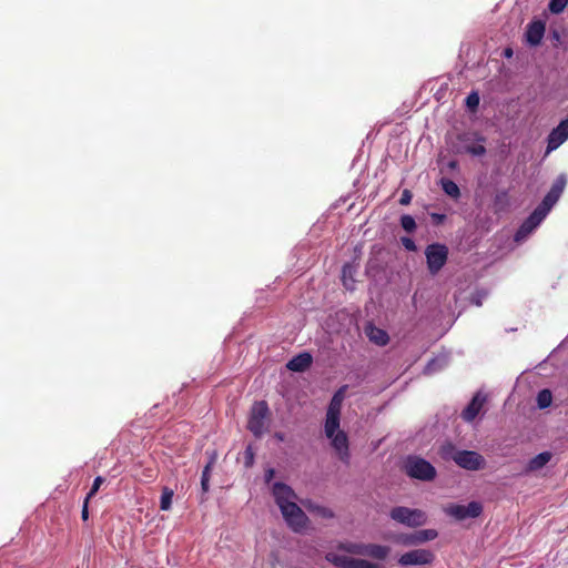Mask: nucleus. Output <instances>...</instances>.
<instances>
[{
	"label": "nucleus",
	"instance_id": "1",
	"mask_svg": "<svg viewBox=\"0 0 568 568\" xmlns=\"http://www.w3.org/2000/svg\"><path fill=\"white\" fill-rule=\"evenodd\" d=\"M438 453L442 459L446 462L452 460L458 467L469 471L481 470L486 467V459L481 454L475 450L458 449L456 445L450 442L444 443L439 447Z\"/></svg>",
	"mask_w": 568,
	"mask_h": 568
},
{
	"label": "nucleus",
	"instance_id": "2",
	"mask_svg": "<svg viewBox=\"0 0 568 568\" xmlns=\"http://www.w3.org/2000/svg\"><path fill=\"white\" fill-rule=\"evenodd\" d=\"M404 471L407 476L422 481H432L436 478V468L419 456H408L404 463Z\"/></svg>",
	"mask_w": 568,
	"mask_h": 568
},
{
	"label": "nucleus",
	"instance_id": "3",
	"mask_svg": "<svg viewBox=\"0 0 568 568\" xmlns=\"http://www.w3.org/2000/svg\"><path fill=\"white\" fill-rule=\"evenodd\" d=\"M270 415V408L265 400L254 403L251 409L247 428L255 437H261L267 430Z\"/></svg>",
	"mask_w": 568,
	"mask_h": 568
},
{
	"label": "nucleus",
	"instance_id": "4",
	"mask_svg": "<svg viewBox=\"0 0 568 568\" xmlns=\"http://www.w3.org/2000/svg\"><path fill=\"white\" fill-rule=\"evenodd\" d=\"M448 247L442 243H432L425 248L427 270L432 275H437L448 260Z\"/></svg>",
	"mask_w": 568,
	"mask_h": 568
},
{
	"label": "nucleus",
	"instance_id": "5",
	"mask_svg": "<svg viewBox=\"0 0 568 568\" xmlns=\"http://www.w3.org/2000/svg\"><path fill=\"white\" fill-rule=\"evenodd\" d=\"M390 518L408 527H419L426 524L427 516L420 509H410L404 506L394 507L389 514Z\"/></svg>",
	"mask_w": 568,
	"mask_h": 568
},
{
	"label": "nucleus",
	"instance_id": "6",
	"mask_svg": "<svg viewBox=\"0 0 568 568\" xmlns=\"http://www.w3.org/2000/svg\"><path fill=\"white\" fill-rule=\"evenodd\" d=\"M325 558L328 562L341 568H385L381 564L371 562L365 559L347 557L344 555H337L335 552L326 554Z\"/></svg>",
	"mask_w": 568,
	"mask_h": 568
},
{
	"label": "nucleus",
	"instance_id": "7",
	"mask_svg": "<svg viewBox=\"0 0 568 568\" xmlns=\"http://www.w3.org/2000/svg\"><path fill=\"white\" fill-rule=\"evenodd\" d=\"M280 509L285 521L294 531H300L306 527L307 517L295 501L282 506Z\"/></svg>",
	"mask_w": 568,
	"mask_h": 568
},
{
	"label": "nucleus",
	"instance_id": "8",
	"mask_svg": "<svg viewBox=\"0 0 568 568\" xmlns=\"http://www.w3.org/2000/svg\"><path fill=\"white\" fill-rule=\"evenodd\" d=\"M435 560V555L433 551L428 549H414L410 551H407L403 554L399 559L398 564L403 567L408 566H423V565H430Z\"/></svg>",
	"mask_w": 568,
	"mask_h": 568
},
{
	"label": "nucleus",
	"instance_id": "9",
	"mask_svg": "<svg viewBox=\"0 0 568 568\" xmlns=\"http://www.w3.org/2000/svg\"><path fill=\"white\" fill-rule=\"evenodd\" d=\"M445 511L457 520H464L466 518H477L480 516L483 506L478 501H470L468 505L452 504Z\"/></svg>",
	"mask_w": 568,
	"mask_h": 568
},
{
	"label": "nucleus",
	"instance_id": "10",
	"mask_svg": "<svg viewBox=\"0 0 568 568\" xmlns=\"http://www.w3.org/2000/svg\"><path fill=\"white\" fill-rule=\"evenodd\" d=\"M568 139V118L551 130L547 139V153L559 148Z\"/></svg>",
	"mask_w": 568,
	"mask_h": 568
},
{
	"label": "nucleus",
	"instance_id": "11",
	"mask_svg": "<svg viewBox=\"0 0 568 568\" xmlns=\"http://www.w3.org/2000/svg\"><path fill=\"white\" fill-rule=\"evenodd\" d=\"M331 439V445L335 449L336 454L338 455V458L343 463L349 462V450H348V437L345 432L338 430L336 434H334L332 437H328Z\"/></svg>",
	"mask_w": 568,
	"mask_h": 568
},
{
	"label": "nucleus",
	"instance_id": "12",
	"mask_svg": "<svg viewBox=\"0 0 568 568\" xmlns=\"http://www.w3.org/2000/svg\"><path fill=\"white\" fill-rule=\"evenodd\" d=\"M273 496L280 508L294 503L297 498L295 491L288 485L280 481L273 485Z\"/></svg>",
	"mask_w": 568,
	"mask_h": 568
},
{
	"label": "nucleus",
	"instance_id": "13",
	"mask_svg": "<svg viewBox=\"0 0 568 568\" xmlns=\"http://www.w3.org/2000/svg\"><path fill=\"white\" fill-rule=\"evenodd\" d=\"M438 536L435 529H423L413 534L403 535L400 541L406 546H415L429 540H434Z\"/></svg>",
	"mask_w": 568,
	"mask_h": 568
},
{
	"label": "nucleus",
	"instance_id": "14",
	"mask_svg": "<svg viewBox=\"0 0 568 568\" xmlns=\"http://www.w3.org/2000/svg\"><path fill=\"white\" fill-rule=\"evenodd\" d=\"M485 403L486 396L480 393H477L469 402V404L465 407V409L462 412L463 419L466 422H473L484 407Z\"/></svg>",
	"mask_w": 568,
	"mask_h": 568
},
{
	"label": "nucleus",
	"instance_id": "15",
	"mask_svg": "<svg viewBox=\"0 0 568 568\" xmlns=\"http://www.w3.org/2000/svg\"><path fill=\"white\" fill-rule=\"evenodd\" d=\"M545 34V23L541 20L531 21L527 26L526 40L531 45H538Z\"/></svg>",
	"mask_w": 568,
	"mask_h": 568
},
{
	"label": "nucleus",
	"instance_id": "16",
	"mask_svg": "<svg viewBox=\"0 0 568 568\" xmlns=\"http://www.w3.org/2000/svg\"><path fill=\"white\" fill-rule=\"evenodd\" d=\"M312 363V355L310 353L304 352L290 359L288 363L286 364V367L292 372L301 373L310 368Z\"/></svg>",
	"mask_w": 568,
	"mask_h": 568
},
{
	"label": "nucleus",
	"instance_id": "17",
	"mask_svg": "<svg viewBox=\"0 0 568 568\" xmlns=\"http://www.w3.org/2000/svg\"><path fill=\"white\" fill-rule=\"evenodd\" d=\"M366 335L371 342L379 346H385L389 342V336L384 329L372 325L366 328Z\"/></svg>",
	"mask_w": 568,
	"mask_h": 568
},
{
	"label": "nucleus",
	"instance_id": "18",
	"mask_svg": "<svg viewBox=\"0 0 568 568\" xmlns=\"http://www.w3.org/2000/svg\"><path fill=\"white\" fill-rule=\"evenodd\" d=\"M339 418L341 414L334 412L326 413V419L324 425V430L326 437H332L339 430Z\"/></svg>",
	"mask_w": 568,
	"mask_h": 568
},
{
	"label": "nucleus",
	"instance_id": "19",
	"mask_svg": "<svg viewBox=\"0 0 568 568\" xmlns=\"http://www.w3.org/2000/svg\"><path fill=\"white\" fill-rule=\"evenodd\" d=\"M550 459H551V454L549 452L540 453V454L536 455L535 457H532L528 462L526 471L530 473V471L539 470L542 467H545L550 462Z\"/></svg>",
	"mask_w": 568,
	"mask_h": 568
},
{
	"label": "nucleus",
	"instance_id": "20",
	"mask_svg": "<svg viewBox=\"0 0 568 568\" xmlns=\"http://www.w3.org/2000/svg\"><path fill=\"white\" fill-rule=\"evenodd\" d=\"M365 548L366 549L364 556H368L378 560H384L390 550L389 547L377 544H366Z\"/></svg>",
	"mask_w": 568,
	"mask_h": 568
},
{
	"label": "nucleus",
	"instance_id": "21",
	"mask_svg": "<svg viewBox=\"0 0 568 568\" xmlns=\"http://www.w3.org/2000/svg\"><path fill=\"white\" fill-rule=\"evenodd\" d=\"M303 505L310 513L321 518L329 519L334 517V513L325 506L317 505L313 501L303 503Z\"/></svg>",
	"mask_w": 568,
	"mask_h": 568
},
{
	"label": "nucleus",
	"instance_id": "22",
	"mask_svg": "<svg viewBox=\"0 0 568 568\" xmlns=\"http://www.w3.org/2000/svg\"><path fill=\"white\" fill-rule=\"evenodd\" d=\"M365 546H366V544H363V542L346 541V542H339L337 546V549L343 550L348 554H352V555L364 556L365 549H366Z\"/></svg>",
	"mask_w": 568,
	"mask_h": 568
},
{
	"label": "nucleus",
	"instance_id": "23",
	"mask_svg": "<svg viewBox=\"0 0 568 568\" xmlns=\"http://www.w3.org/2000/svg\"><path fill=\"white\" fill-rule=\"evenodd\" d=\"M347 386H342L332 397L327 412H334L341 414L342 403Z\"/></svg>",
	"mask_w": 568,
	"mask_h": 568
},
{
	"label": "nucleus",
	"instance_id": "24",
	"mask_svg": "<svg viewBox=\"0 0 568 568\" xmlns=\"http://www.w3.org/2000/svg\"><path fill=\"white\" fill-rule=\"evenodd\" d=\"M443 191L453 199H458L460 196V190L458 185L449 179H442L440 181Z\"/></svg>",
	"mask_w": 568,
	"mask_h": 568
},
{
	"label": "nucleus",
	"instance_id": "25",
	"mask_svg": "<svg viewBox=\"0 0 568 568\" xmlns=\"http://www.w3.org/2000/svg\"><path fill=\"white\" fill-rule=\"evenodd\" d=\"M559 195L554 194L551 192H548L545 197L542 199L541 203L538 204V209L541 210L546 215L550 212L552 206L557 203L559 200Z\"/></svg>",
	"mask_w": 568,
	"mask_h": 568
},
{
	"label": "nucleus",
	"instance_id": "26",
	"mask_svg": "<svg viewBox=\"0 0 568 568\" xmlns=\"http://www.w3.org/2000/svg\"><path fill=\"white\" fill-rule=\"evenodd\" d=\"M559 195L554 194L551 192H548L545 197L542 199L541 203L538 204V209L541 210L546 215L550 212L552 206L557 203L559 200Z\"/></svg>",
	"mask_w": 568,
	"mask_h": 568
},
{
	"label": "nucleus",
	"instance_id": "27",
	"mask_svg": "<svg viewBox=\"0 0 568 568\" xmlns=\"http://www.w3.org/2000/svg\"><path fill=\"white\" fill-rule=\"evenodd\" d=\"M173 490L169 487H164L162 489L161 500H160V508L162 510H169L172 505V498H173Z\"/></svg>",
	"mask_w": 568,
	"mask_h": 568
},
{
	"label": "nucleus",
	"instance_id": "28",
	"mask_svg": "<svg viewBox=\"0 0 568 568\" xmlns=\"http://www.w3.org/2000/svg\"><path fill=\"white\" fill-rule=\"evenodd\" d=\"M566 184H567V178L565 174H560L557 176V179L554 181L549 192L554 193V194H557L559 196H561L565 187H566Z\"/></svg>",
	"mask_w": 568,
	"mask_h": 568
},
{
	"label": "nucleus",
	"instance_id": "29",
	"mask_svg": "<svg viewBox=\"0 0 568 568\" xmlns=\"http://www.w3.org/2000/svg\"><path fill=\"white\" fill-rule=\"evenodd\" d=\"M546 216L547 215L541 210L536 207L525 221L536 229Z\"/></svg>",
	"mask_w": 568,
	"mask_h": 568
},
{
	"label": "nucleus",
	"instance_id": "30",
	"mask_svg": "<svg viewBox=\"0 0 568 568\" xmlns=\"http://www.w3.org/2000/svg\"><path fill=\"white\" fill-rule=\"evenodd\" d=\"M551 399V392L549 389H542L537 395V405L539 408H547L550 406Z\"/></svg>",
	"mask_w": 568,
	"mask_h": 568
},
{
	"label": "nucleus",
	"instance_id": "31",
	"mask_svg": "<svg viewBox=\"0 0 568 568\" xmlns=\"http://www.w3.org/2000/svg\"><path fill=\"white\" fill-rule=\"evenodd\" d=\"M535 230V227H532L530 224H528L526 221L523 222V224L519 226V229L517 230L516 234H515V241L516 242H520L523 241L524 239H526L532 231Z\"/></svg>",
	"mask_w": 568,
	"mask_h": 568
},
{
	"label": "nucleus",
	"instance_id": "32",
	"mask_svg": "<svg viewBox=\"0 0 568 568\" xmlns=\"http://www.w3.org/2000/svg\"><path fill=\"white\" fill-rule=\"evenodd\" d=\"M400 226L407 232L413 233L416 230V222L412 215L404 214L400 217Z\"/></svg>",
	"mask_w": 568,
	"mask_h": 568
},
{
	"label": "nucleus",
	"instance_id": "33",
	"mask_svg": "<svg viewBox=\"0 0 568 568\" xmlns=\"http://www.w3.org/2000/svg\"><path fill=\"white\" fill-rule=\"evenodd\" d=\"M568 4V0H550L548 9L552 13H560L565 10Z\"/></svg>",
	"mask_w": 568,
	"mask_h": 568
},
{
	"label": "nucleus",
	"instance_id": "34",
	"mask_svg": "<svg viewBox=\"0 0 568 568\" xmlns=\"http://www.w3.org/2000/svg\"><path fill=\"white\" fill-rule=\"evenodd\" d=\"M104 481H105V479L102 476H98L94 478L93 484H92L89 493L85 496L87 501H90V499L95 496V494L98 493V490L100 489L101 485Z\"/></svg>",
	"mask_w": 568,
	"mask_h": 568
},
{
	"label": "nucleus",
	"instance_id": "35",
	"mask_svg": "<svg viewBox=\"0 0 568 568\" xmlns=\"http://www.w3.org/2000/svg\"><path fill=\"white\" fill-rule=\"evenodd\" d=\"M212 462H210L202 471L201 478V487L204 493L209 491V481H210V471H211Z\"/></svg>",
	"mask_w": 568,
	"mask_h": 568
},
{
	"label": "nucleus",
	"instance_id": "36",
	"mask_svg": "<svg viewBox=\"0 0 568 568\" xmlns=\"http://www.w3.org/2000/svg\"><path fill=\"white\" fill-rule=\"evenodd\" d=\"M478 104H479L478 93L471 92L470 94H468V97L466 98V105L469 109H476L478 106Z\"/></svg>",
	"mask_w": 568,
	"mask_h": 568
},
{
	"label": "nucleus",
	"instance_id": "37",
	"mask_svg": "<svg viewBox=\"0 0 568 568\" xmlns=\"http://www.w3.org/2000/svg\"><path fill=\"white\" fill-rule=\"evenodd\" d=\"M244 458H245V466L246 467H252L253 463H254V453H253V449L251 446H247L245 452H244Z\"/></svg>",
	"mask_w": 568,
	"mask_h": 568
},
{
	"label": "nucleus",
	"instance_id": "38",
	"mask_svg": "<svg viewBox=\"0 0 568 568\" xmlns=\"http://www.w3.org/2000/svg\"><path fill=\"white\" fill-rule=\"evenodd\" d=\"M467 152L473 155H483L486 153V148L481 144H476L467 148Z\"/></svg>",
	"mask_w": 568,
	"mask_h": 568
},
{
	"label": "nucleus",
	"instance_id": "39",
	"mask_svg": "<svg viewBox=\"0 0 568 568\" xmlns=\"http://www.w3.org/2000/svg\"><path fill=\"white\" fill-rule=\"evenodd\" d=\"M400 242L403 246L409 252H415L417 250L415 242L410 237H402Z\"/></svg>",
	"mask_w": 568,
	"mask_h": 568
},
{
	"label": "nucleus",
	"instance_id": "40",
	"mask_svg": "<svg viewBox=\"0 0 568 568\" xmlns=\"http://www.w3.org/2000/svg\"><path fill=\"white\" fill-rule=\"evenodd\" d=\"M412 197H413V195H412L410 191L409 190H404L402 192V195H400V199H399V203L402 205H408L410 203V201H412Z\"/></svg>",
	"mask_w": 568,
	"mask_h": 568
},
{
	"label": "nucleus",
	"instance_id": "41",
	"mask_svg": "<svg viewBox=\"0 0 568 568\" xmlns=\"http://www.w3.org/2000/svg\"><path fill=\"white\" fill-rule=\"evenodd\" d=\"M81 518L82 520H88L89 518V501H87V498H84L83 500V506H82V510H81Z\"/></svg>",
	"mask_w": 568,
	"mask_h": 568
},
{
	"label": "nucleus",
	"instance_id": "42",
	"mask_svg": "<svg viewBox=\"0 0 568 568\" xmlns=\"http://www.w3.org/2000/svg\"><path fill=\"white\" fill-rule=\"evenodd\" d=\"M274 475H275V471L273 468L267 469L265 473V481L270 483L273 479Z\"/></svg>",
	"mask_w": 568,
	"mask_h": 568
},
{
	"label": "nucleus",
	"instance_id": "43",
	"mask_svg": "<svg viewBox=\"0 0 568 568\" xmlns=\"http://www.w3.org/2000/svg\"><path fill=\"white\" fill-rule=\"evenodd\" d=\"M432 217L438 224V223H442L446 216L444 214L433 213Z\"/></svg>",
	"mask_w": 568,
	"mask_h": 568
},
{
	"label": "nucleus",
	"instance_id": "44",
	"mask_svg": "<svg viewBox=\"0 0 568 568\" xmlns=\"http://www.w3.org/2000/svg\"><path fill=\"white\" fill-rule=\"evenodd\" d=\"M348 268H349V267H348V265H345V266L343 267V278H344V285H345L346 287H347V283H346V281H345V277H346V273H347V270H348Z\"/></svg>",
	"mask_w": 568,
	"mask_h": 568
},
{
	"label": "nucleus",
	"instance_id": "45",
	"mask_svg": "<svg viewBox=\"0 0 568 568\" xmlns=\"http://www.w3.org/2000/svg\"><path fill=\"white\" fill-rule=\"evenodd\" d=\"M511 55H513V50H511L510 48H507V49L505 50V57H506V58H510Z\"/></svg>",
	"mask_w": 568,
	"mask_h": 568
},
{
	"label": "nucleus",
	"instance_id": "46",
	"mask_svg": "<svg viewBox=\"0 0 568 568\" xmlns=\"http://www.w3.org/2000/svg\"><path fill=\"white\" fill-rule=\"evenodd\" d=\"M275 437L278 439V440H283L284 439V435L281 434V433H276L275 434Z\"/></svg>",
	"mask_w": 568,
	"mask_h": 568
}]
</instances>
